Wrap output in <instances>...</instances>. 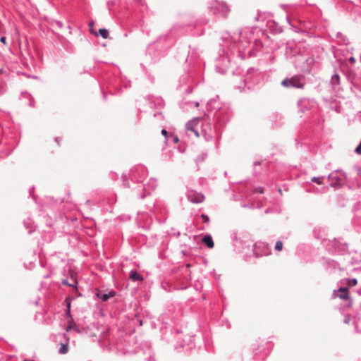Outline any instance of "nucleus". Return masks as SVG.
I'll return each instance as SVG.
<instances>
[{"label":"nucleus","instance_id":"obj_1","mask_svg":"<svg viewBox=\"0 0 361 361\" xmlns=\"http://www.w3.org/2000/svg\"><path fill=\"white\" fill-rule=\"evenodd\" d=\"M282 85L286 87H294L298 88H302L303 85L299 82V78L297 77H293L291 78H287L281 82Z\"/></svg>","mask_w":361,"mask_h":361},{"label":"nucleus","instance_id":"obj_2","mask_svg":"<svg viewBox=\"0 0 361 361\" xmlns=\"http://www.w3.org/2000/svg\"><path fill=\"white\" fill-rule=\"evenodd\" d=\"M116 295V292L114 290H109L108 293H104L102 290H97V296L101 299L102 301H107L109 298H113Z\"/></svg>","mask_w":361,"mask_h":361},{"label":"nucleus","instance_id":"obj_3","mask_svg":"<svg viewBox=\"0 0 361 361\" xmlns=\"http://www.w3.org/2000/svg\"><path fill=\"white\" fill-rule=\"evenodd\" d=\"M338 297L342 300H347L349 297L348 288H340L338 289Z\"/></svg>","mask_w":361,"mask_h":361},{"label":"nucleus","instance_id":"obj_4","mask_svg":"<svg viewBox=\"0 0 361 361\" xmlns=\"http://www.w3.org/2000/svg\"><path fill=\"white\" fill-rule=\"evenodd\" d=\"M202 242L204 243H205L209 248L214 247V243L213 240L210 235H205L202 238Z\"/></svg>","mask_w":361,"mask_h":361},{"label":"nucleus","instance_id":"obj_5","mask_svg":"<svg viewBox=\"0 0 361 361\" xmlns=\"http://www.w3.org/2000/svg\"><path fill=\"white\" fill-rule=\"evenodd\" d=\"M197 123V119L193 120V121L188 123L187 125H186V128H187L188 130H191V131L194 132L195 135L197 137H199V133L197 131H195L194 130V128H193V126L196 125Z\"/></svg>","mask_w":361,"mask_h":361},{"label":"nucleus","instance_id":"obj_6","mask_svg":"<svg viewBox=\"0 0 361 361\" xmlns=\"http://www.w3.org/2000/svg\"><path fill=\"white\" fill-rule=\"evenodd\" d=\"M130 279L133 281H140L143 280V277L137 271H131L130 274Z\"/></svg>","mask_w":361,"mask_h":361},{"label":"nucleus","instance_id":"obj_7","mask_svg":"<svg viewBox=\"0 0 361 361\" xmlns=\"http://www.w3.org/2000/svg\"><path fill=\"white\" fill-rule=\"evenodd\" d=\"M68 345L67 343L66 344L61 343V348L59 349V353L61 354H66L68 353Z\"/></svg>","mask_w":361,"mask_h":361},{"label":"nucleus","instance_id":"obj_8","mask_svg":"<svg viewBox=\"0 0 361 361\" xmlns=\"http://www.w3.org/2000/svg\"><path fill=\"white\" fill-rule=\"evenodd\" d=\"M204 197L202 195H198L196 197H190V200L193 203H200L203 201Z\"/></svg>","mask_w":361,"mask_h":361},{"label":"nucleus","instance_id":"obj_9","mask_svg":"<svg viewBox=\"0 0 361 361\" xmlns=\"http://www.w3.org/2000/svg\"><path fill=\"white\" fill-rule=\"evenodd\" d=\"M99 33L104 39H107L109 37V34L106 29H99Z\"/></svg>","mask_w":361,"mask_h":361},{"label":"nucleus","instance_id":"obj_10","mask_svg":"<svg viewBox=\"0 0 361 361\" xmlns=\"http://www.w3.org/2000/svg\"><path fill=\"white\" fill-rule=\"evenodd\" d=\"M357 279H350V280H348V286L351 287V286H355V285H357Z\"/></svg>","mask_w":361,"mask_h":361},{"label":"nucleus","instance_id":"obj_11","mask_svg":"<svg viewBox=\"0 0 361 361\" xmlns=\"http://www.w3.org/2000/svg\"><path fill=\"white\" fill-rule=\"evenodd\" d=\"M275 249L277 251H281L283 249V243L281 241H277L276 243Z\"/></svg>","mask_w":361,"mask_h":361},{"label":"nucleus","instance_id":"obj_12","mask_svg":"<svg viewBox=\"0 0 361 361\" xmlns=\"http://www.w3.org/2000/svg\"><path fill=\"white\" fill-rule=\"evenodd\" d=\"M312 180L313 182H315V183H318V184H322V178H315V177H314V178H312Z\"/></svg>","mask_w":361,"mask_h":361},{"label":"nucleus","instance_id":"obj_13","mask_svg":"<svg viewBox=\"0 0 361 361\" xmlns=\"http://www.w3.org/2000/svg\"><path fill=\"white\" fill-rule=\"evenodd\" d=\"M89 26H90V32L93 34H94L96 36L98 35V34L97 32H94L92 30V27L94 26V22L93 21H91L89 23Z\"/></svg>","mask_w":361,"mask_h":361},{"label":"nucleus","instance_id":"obj_14","mask_svg":"<svg viewBox=\"0 0 361 361\" xmlns=\"http://www.w3.org/2000/svg\"><path fill=\"white\" fill-rule=\"evenodd\" d=\"M355 152L357 154H361V144L360 143V145L356 147L355 149Z\"/></svg>","mask_w":361,"mask_h":361},{"label":"nucleus","instance_id":"obj_15","mask_svg":"<svg viewBox=\"0 0 361 361\" xmlns=\"http://www.w3.org/2000/svg\"><path fill=\"white\" fill-rule=\"evenodd\" d=\"M255 192L263 193V189L262 188H257L255 190Z\"/></svg>","mask_w":361,"mask_h":361},{"label":"nucleus","instance_id":"obj_16","mask_svg":"<svg viewBox=\"0 0 361 361\" xmlns=\"http://www.w3.org/2000/svg\"><path fill=\"white\" fill-rule=\"evenodd\" d=\"M161 134L165 136L166 139L167 138L168 132L166 130L163 129L161 130Z\"/></svg>","mask_w":361,"mask_h":361},{"label":"nucleus","instance_id":"obj_17","mask_svg":"<svg viewBox=\"0 0 361 361\" xmlns=\"http://www.w3.org/2000/svg\"><path fill=\"white\" fill-rule=\"evenodd\" d=\"M0 41H1L3 44H6V37H1V39H0Z\"/></svg>","mask_w":361,"mask_h":361},{"label":"nucleus","instance_id":"obj_18","mask_svg":"<svg viewBox=\"0 0 361 361\" xmlns=\"http://www.w3.org/2000/svg\"><path fill=\"white\" fill-rule=\"evenodd\" d=\"M73 328V326H72V324L71 322H69V325L66 328V331H68L71 329Z\"/></svg>","mask_w":361,"mask_h":361},{"label":"nucleus","instance_id":"obj_19","mask_svg":"<svg viewBox=\"0 0 361 361\" xmlns=\"http://www.w3.org/2000/svg\"><path fill=\"white\" fill-rule=\"evenodd\" d=\"M349 61L351 63H354L355 62V59L352 56L349 59Z\"/></svg>","mask_w":361,"mask_h":361},{"label":"nucleus","instance_id":"obj_20","mask_svg":"<svg viewBox=\"0 0 361 361\" xmlns=\"http://www.w3.org/2000/svg\"><path fill=\"white\" fill-rule=\"evenodd\" d=\"M70 308H71V303L68 302V305H67V312H68V313L70 312Z\"/></svg>","mask_w":361,"mask_h":361},{"label":"nucleus","instance_id":"obj_21","mask_svg":"<svg viewBox=\"0 0 361 361\" xmlns=\"http://www.w3.org/2000/svg\"><path fill=\"white\" fill-rule=\"evenodd\" d=\"M178 140H178V137H174L173 141H174V142H175V143H177V142H178Z\"/></svg>","mask_w":361,"mask_h":361},{"label":"nucleus","instance_id":"obj_22","mask_svg":"<svg viewBox=\"0 0 361 361\" xmlns=\"http://www.w3.org/2000/svg\"><path fill=\"white\" fill-rule=\"evenodd\" d=\"M357 173H358L360 176H361V169L357 168Z\"/></svg>","mask_w":361,"mask_h":361},{"label":"nucleus","instance_id":"obj_23","mask_svg":"<svg viewBox=\"0 0 361 361\" xmlns=\"http://www.w3.org/2000/svg\"><path fill=\"white\" fill-rule=\"evenodd\" d=\"M224 7L225 8V12H228V6L226 5H224Z\"/></svg>","mask_w":361,"mask_h":361},{"label":"nucleus","instance_id":"obj_24","mask_svg":"<svg viewBox=\"0 0 361 361\" xmlns=\"http://www.w3.org/2000/svg\"><path fill=\"white\" fill-rule=\"evenodd\" d=\"M202 217L204 218V219L208 220V217L204 215H202Z\"/></svg>","mask_w":361,"mask_h":361},{"label":"nucleus","instance_id":"obj_25","mask_svg":"<svg viewBox=\"0 0 361 361\" xmlns=\"http://www.w3.org/2000/svg\"><path fill=\"white\" fill-rule=\"evenodd\" d=\"M202 217L204 218V219L208 220V217L204 215H202Z\"/></svg>","mask_w":361,"mask_h":361},{"label":"nucleus","instance_id":"obj_26","mask_svg":"<svg viewBox=\"0 0 361 361\" xmlns=\"http://www.w3.org/2000/svg\"><path fill=\"white\" fill-rule=\"evenodd\" d=\"M338 75H335V79H338Z\"/></svg>","mask_w":361,"mask_h":361},{"label":"nucleus","instance_id":"obj_27","mask_svg":"<svg viewBox=\"0 0 361 361\" xmlns=\"http://www.w3.org/2000/svg\"><path fill=\"white\" fill-rule=\"evenodd\" d=\"M338 75H335V79H338Z\"/></svg>","mask_w":361,"mask_h":361},{"label":"nucleus","instance_id":"obj_28","mask_svg":"<svg viewBox=\"0 0 361 361\" xmlns=\"http://www.w3.org/2000/svg\"><path fill=\"white\" fill-rule=\"evenodd\" d=\"M63 283H66L67 285H69L68 283H66V281H63Z\"/></svg>","mask_w":361,"mask_h":361}]
</instances>
